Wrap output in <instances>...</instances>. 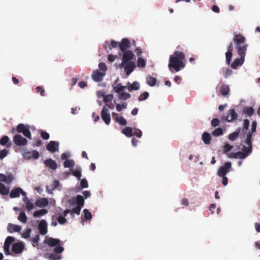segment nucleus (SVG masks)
<instances>
[{
    "mask_svg": "<svg viewBox=\"0 0 260 260\" xmlns=\"http://www.w3.org/2000/svg\"><path fill=\"white\" fill-rule=\"evenodd\" d=\"M233 42L234 43L235 48L240 56L239 58L235 59L231 64L232 68L236 69L238 67L241 66L244 61L248 45L245 43L246 38L240 34H235Z\"/></svg>",
    "mask_w": 260,
    "mask_h": 260,
    "instance_id": "nucleus-1",
    "label": "nucleus"
},
{
    "mask_svg": "<svg viewBox=\"0 0 260 260\" xmlns=\"http://www.w3.org/2000/svg\"><path fill=\"white\" fill-rule=\"evenodd\" d=\"M185 56L183 52L178 51H175L170 55L168 67L171 72H178L185 68V63L183 61Z\"/></svg>",
    "mask_w": 260,
    "mask_h": 260,
    "instance_id": "nucleus-2",
    "label": "nucleus"
},
{
    "mask_svg": "<svg viewBox=\"0 0 260 260\" xmlns=\"http://www.w3.org/2000/svg\"><path fill=\"white\" fill-rule=\"evenodd\" d=\"M46 238V244L50 247H55L54 248L55 253L60 254L63 251L64 248L61 246L63 245V243L60 240L51 237Z\"/></svg>",
    "mask_w": 260,
    "mask_h": 260,
    "instance_id": "nucleus-3",
    "label": "nucleus"
},
{
    "mask_svg": "<svg viewBox=\"0 0 260 260\" xmlns=\"http://www.w3.org/2000/svg\"><path fill=\"white\" fill-rule=\"evenodd\" d=\"M30 126L25 125L23 123H19L16 127V131L18 133H22L23 135L28 139H31V133L29 131Z\"/></svg>",
    "mask_w": 260,
    "mask_h": 260,
    "instance_id": "nucleus-4",
    "label": "nucleus"
},
{
    "mask_svg": "<svg viewBox=\"0 0 260 260\" xmlns=\"http://www.w3.org/2000/svg\"><path fill=\"white\" fill-rule=\"evenodd\" d=\"M123 56L122 62L121 63V66L122 67L127 62L129 61H131V60H133L135 57V55L133 52L131 50H127L124 52H123Z\"/></svg>",
    "mask_w": 260,
    "mask_h": 260,
    "instance_id": "nucleus-5",
    "label": "nucleus"
},
{
    "mask_svg": "<svg viewBox=\"0 0 260 260\" xmlns=\"http://www.w3.org/2000/svg\"><path fill=\"white\" fill-rule=\"evenodd\" d=\"M232 167V164L230 162H226L224 165L221 167L217 172L218 176H225L226 174L230 172Z\"/></svg>",
    "mask_w": 260,
    "mask_h": 260,
    "instance_id": "nucleus-6",
    "label": "nucleus"
},
{
    "mask_svg": "<svg viewBox=\"0 0 260 260\" xmlns=\"http://www.w3.org/2000/svg\"><path fill=\"white\" fill-rule=\"evenodd\" d=\"M242 151H238L236 153H233L231 155V157L235 158L236 159H243L245 158L247 156L251 154V152L248 151V150L246 149L244 147L242 148Z\"/></svg>",
    "mask_w": 260,
    "mask_h": 260,
    "instance_id": "nucleus-7",
    "label": "nucleus"
},
{
    "mask_svg": "<svg viewBox=\"0 0 260 260\" xmlns=\"http://www.w3.org/2000/svg\"><path fill=\"white\" fill-rule=\"evenodd\" d=\"M101 117L107 125L110 124L111 121L110 115L108 112V109L106 108V106H104L102 109Z\"/></svg>",
    "mask_w": 260,
    "mask_h": 260,
    "instance_id": "nucleus-8",
    "label": "nucleus"
},
{
    "mask_svg": "<svg viewBox=\"0 0 260 260\" xmlns=\"http://www.w3.org/2000/svg\"><path fill=\"white\" fill-rule=\"evenodd\" d=\"M14 143L17 146H24L27 144V140L20 135H16L13 138Z\"/></svg>",
    "mask_w": 260,
    "mask_h": 260,
    "instance_id": "nucleus-9",
    "label": "nucleus"
},
{
    "mask_svg": "<svg viewBox=\"0 0 260 260\" xmlns=\"http://www.w3.org/2000/svg\"><path fill=\"white\" fill-rule=\"evenodd\" d=\"M112 118L115 122H117L119 125L125 126L127 124V121L122 116H119L117 113L113 112L112 113Z\"/></svg>",
    "mask_w": 260,
    "mask_h": 260,
    "instance_id": "nucleus-10",
    "label": "nucleus"
},
{
    "mask_svg": "<svg viewBox=\"0 0 260 260\" xmlns=\"http://www.w3.org/2000/svg\"><path fill=\"white\" fill-rule=\"evenodd\" d=\"M59 142L51 141L47 145L46 149L49 151L54 153L58 151Z\"/></svg>",
    "mask_w": 260,
    "mask_h": 260,
    "instance_id": "nucleus-11",
    "label": "nucleus"
},
{
    "mask_svg": "<svg viewBox=\"0 0 260 260\" xmlns=\"http://www.w3.org/2000/svg\"><path fill=\"white\" fill-rule=\"evenodd\" d=\"M119 47L122 52L127 51L126 50L131 47L130 41L127 38L122 39L121 43H119Z\"/></svg>",
    "mask_w": 260,
    "mask_h": 260,
    "instance_id": "nucleus-12",
    "label": "nucleus"
},
{
    "mask_svg": "<svg viewBox=\"0 0 260 260\" xmlns=\"http://www.w3.org/2000/svg\"><path fill=\"white\" fill-rule=\"evenodd\" d=\"M238 116V114L234 109H232L229 110L225 120L226 121L231 122L237 119Z\"/></svg>",
    "mask_w": 260,
    "mask_h": 260,
    "instance_id": "nucleus-13",
    "label": "nucleus"
},
{
    "mask_svg": "<svg viewBox=\"0 0 260 260\" xmlns=\"http://www.w3.org/2000/svg\"><path fill=\"white\" fill-rule=\"evenodd\" d=\"M14 241V238L12 237L9 236L8 237L5 242L4 244V251L6 254H10V246L11 244Z\"/></svg>",
    "mask_w": 260,
    "mask_h": 260,
    "instance_id": "nucleus-14",
    "label": "nucleus"
},
{
    "mask_svg": "<svg viewBox=\"0 0 260 260\" xmlns=\"http://www.w3.org/2000/svg\"><path fill=\"white\" fill-rule=\"evenodd\" d=\"M233 50V44L231 43L228 47V51L225 53V60L227 64L229 65L231 63L233 56L232 51Z\"/></svg>",
    "mask_w": 260,
    "mask_h": 260,
    "instance_id": "nucleus-15",
    "label": "nucleus"
},
{
    "mask_svg": "<svg viewBox=\"0 0 260 260\" xmlns=\"http://www.w3.org/2000/svg\"><path fill=\"white\" fill-rule=\"evenodd\" d=\"M25 196L26 193L20 187H16L12 189L10 193V197L11 198H15L19 197L20 194Z\"/></svg>",
    "mask_w": 260,
    "mask_h": 260,
    "instance_id": "nucleus-16",
    "label": "nucleus"
},
{
    "mask_svg": "<svg viewBox=\"0 0 260 260\" xmlns=\"http://www.w3.org/2000/svg\"><path fill=\"white\" fill-rule=\"evenodd\" d=\"M105 75V73L100 72L99 70L94 71L92 74V78L94 81L99 82L103 80Z\"/></svg>",
    "mask_w": 260,
    "mask_h": 260,
    "instance_id": "nucleus-17",
    "label": "nucleus"
},
{
    "mask_svg": "<svg viewBox=\"0 0 260 260\" xmlns=\"http://www.w3.org/2000/svg\"><path fill=\"white\" fill-rule=\"evenodd\" d=\"M38 229L42 235H45L47 233V223L46 220H41L38 225Z\"/></svg>",
    "mask_w": 260,
    "mask_h": 260,
    "instance_id": "nucleus-18",
    "label": "nucleus"
},
{
    "mask_svg": "<svg viewBox=\"0 0 260 260\" xmlns=\"http://www.w3.org/2000/svg\"><path fill=\"white\" fill-rule=\"evenodd\" d=\"M124 71L127 76L129 75L136 68L135 63L133 61H129L124 64Z\"/></svg>",
    "mask_w": 260,
    "mask_h": 260,
    "instance_id": "nucleus-19",
    "label": "nucleus"
},
{
    "mask_svg": "<svg viewBox=\"0 0 260 260\" xmlns=\"http://www.w3.org/2000/svg\"><path fill=\"white\" fill-rule=\"evenodd\" d=\"M252 136L251 134L248 133L246 139L245 140V143L247 146H243V147L248 150V151L252 152Z\"/></svg>",
    "mask_w": 260,
    "mask_h": 260,
    "instance_id": "nucleus-20",
    "label": "nucleus"
},
{
    "mask_svg": "<svg viewBox=\"0 0 260 260\" xmlns=\"http://www.w3.org/2000/svg\"><path fill=\"white\" fill-rule=\"evenodd\" d=\"M44 164L47 167L53 170H55L57 168V165L56 161L51 158H49L45 160Z\"/></svg>",
    "mask_w": 260,
    "mask_h": 260,
    "instance_id": "nucleus-21",
    "label": "nucleus"
},
{
    "mask_svg": "<svg viewBox=\"0 0 260 260\" xmlns=\"http://www.w3.org/2000/svg\"><path fill=\"white\" fill-rule=\"evenodd\" d=\"M24 248V246L20 243H15L13 244L12 251L14 253L18 254L21 252Z\"/></svg>",
    "mask_w": 260,
    "mask_h": 260,
    "instance_id": "nucleus-22",
    "label": "nucleus"
},
{
    "mask_svg": "<svg viewBox=\"0 0 260 260\" xmlns=\"http://www.w3.org/2000/svg\"><path fill=\"white\" fill-rule=\"evenodd\" d=\"M21 230L20 225L13 224L12 223H9L7 227V230L9 232L12 233L13 232H20Z\"/></svg>",
    "mask_w": 260,
    "mask_h": 260,
    "instance_id": "nucleus-23",
    "label": "nucleus"
},
{
    "mask_svg": "<svg viewBox=\"0 0 260 260\" xmlns=\"http://www.w3.org/2000/svg\"><path fill=\"white\" fill-rule=\"evenodd\" d=\"M48 205V200L47 198H41L37 200L35 205L39 207H44Z\"/></svg>",
    "mask_w": 260,
    "mask_h": 260,
    "instance_id": "nucleus-24",
    "label": "nucleus"
},
{
    "mask_svg": "<svg viewBox=\"0 0 260 260\" xmlns=\"http://www.w3.org/2000/svg\"><path fill=\"white\" fill-rule=\"evenodd\" d=\"M230 91V87L227 85L223 84L220 87L219 92L223 96L228 95Z\"/></svg>",
    "mask_w": 260,
    "mask_h": 260,
    "instance_id": "nucleus-25",
    "label": "nucleus"
},
{
    "mask_svg": "<svg viewBox=\"0 0 260 260\" xmlns=\"http://www.w3.org/2000/svg\"><path fill=\"white\" fill-rule=\"evenodd\" d=\"M202 139L204 143L206 145H209L211 143V137L208 132H204L202 134Z\"/></svg>",
    "mask_w": 260,
    "mask_h": 260,
    "instance_id": "nucleus-26",
    "label": "nucleus"
},
{
    "mask_svg": "<svg viewBox=\"0 0 260 260\" xmlns=\"http://www.w3.org/2000/svg\"><path fill=\"white\" fill-rule=\"evenodd\" d=\"M24 202L25 203L26 209L28 212L34 208V204L29 200V199L25 197L23 199Z\"/></svg>",
    "mask_w": 260,
    "mask_h": 260,
    "instance_id": "nucleus-27",
    "label": "nucleus"
},
{
    "mask_svg": "<svg viewBox=\"0 0 260 260\" xmlns=\"http://www.w3.org/2000/svg\"><path fill=\"white\" fill-rule=\"evenodd\" d=\"M220 73L222 74L225 78L232 75L233 73L232 70L229 68H222L220 71Z\"/></svg>",
    "mask_w": 260,
    "mask_h": 260,
    "instance_id": "nucleus-28",
    "label": "nucleus"
},
{
    "mask_svg": "<svg viewBox=\"0 0 260 260\" xmlns=\"http://www.w3.org/2000/svg\"><path fill=\"white\" fill-rule=\"evenodd\" d=\"M240 132H241V129L240 128H237L236 130L234 132L230 134L229 135L228 138L231 141H235L238 137Z\"/></svg>",
    "mask_w": 260,
    "mask_h": 260,
    "instance_id": "nucleus-29",
    "label": "nucleus"
},
{
    "mask_svg": "<svg viewBox=\"0 0 260 260\" xmlns=\"http://www.w3.org/2000/svg\"><path fill=\"white\" fill-rule=\"evenodd\" d=\"M254 110L251 107H244L243 108V112L244 114L247 115L248 116H252L254 113Z\"/></svg>",
    "mask_w": 260,
    "mask_h": 260,
    "instance_id": "nucleus-30",
    "label": "nucleus"
},
{
    "mask_svg": "<svg viewBox=\"0 0 260 260\" xmlns=\"http://www.w3.org/2000/svg\"><path fill=\"white\" fill-rule=\"evenodd\" d=\"M76 200L77 206L82 208L84 204V197L81 195H77L76 197Z\"/></svg>",
    "mask_w": 260,
    "mask_h": 260,
    "instance_id": "nucleus-31",
    "label": "nucleus"
},
{
    "mask_svg": "<svg viewBox=\"0 0 260 260\" xmlns=\"http://www.w3.org/2000/svg\"><path fill=\"white\" fill-rule=\"evenodd\" d=\"M146 81L147 83L150 86H154L156 82V78L152 77L150 75H148L146 77Z\"/></svg>",
    "mask_w": 260,
    "mask_h": 260,
    "instance_id": "nucleus-32",
    "label": "nucleus"
},
{
    "mask_svg": "<svg viewBox=\"0 0 260 260\" xmlns=\"http://www.w3.org/2000/svg\"><path fill=\"white\" fill-rule=\"evenodd\" d=\"M122 133L127 137H131L133 135V129L131 127H126L122 130Z\"/></svg>",
    "mask_w": 260,
    "mask_h": 260,
    "instance_id": "nucleus-33",
    "label": "nucleus"
},
{
    "mask_svg": "<svg viewBox=\"0 0 260 260\" xmlns=\"http://www.w3.org/2000/svg\"><path fill=\"white\" fill-rule=\"evenodd\" d=\"M9 188L4 184L0 183V193L2 195H7L9 193Z\"/></svg>",
    "mask_w": 260,
    "mask_h": 260,
    "instance_id": "nucleus-34",
    "label": "nucleus"
},
{
    "mask_svg": "<svg viewBox=\"0 0 260 260\" xmlns=\"http://www.w3.org/2000/svg\"><path fill=\"white\" fill-rule=\"evenodd\" d=\"M18 219L23 223H26L27 221V217L24 212H21L18 217Z\"/></svg>",
    "mask_w": 260,
    "mask_h": 260,
    "instance_id": "nucleus-35",
    "label": "nucleus"
},
{
    "mask_svg": "<svg viewBox=\"0 0 260 260\" xmlns=\"http://www.w3.org/2000/svg\"><path fill=\"white\" fill-rule=\"evenodd\" d=\"M223 134V129L221 127H218L213 131L211 134L214 137H219L222 135Z\"/></svg>",
    "mask_w": 260,
    "mask_h": 260,
    "instance_id": "nucleus-36",
    "label": "nucleus"
},
{
    "mask_svg": "<svg viewBox=\"0 0 260 260\" xmlns=\"http://www.w3.org/2000/svg\"><path fill=\"white\" fill-rule=\"evenodd\" d=\"M48 211L46 209H43L38 211H36L34 213L33 216L34 217H41L46 213H47Z\"/></svg>",
    "mask_w": 260,
    "mask_h": 260,
    "instance_id": "nucleus-37",
    "label": "nucleus"
},
{
    "mask_svg": "<svg viewBox=\"0 0 260 260\" xmlns=\"http://www.w3.org/2000/svg\"><path fill=\"white\" fill-rule=\"evenodd\" d=\"M140 88V84L139 82L135 81L133 83V84L128 86V90L129 91H132L133 90H137Z\"/></svg>",
    "mask_w": 260,
    "mask_h": 260,
    "instance_id": "nucleus-38",
    "label": "nucleus"
},
{
    "mask_svg": "<svg viewBox=\"0 0 260 260\" xmlns=\"http://www.w3.org/2000/svg\"><path fill=\"white\" fill-rule=\"evenodd\" d=\"M102 97H103L104 98L103 100L105 103H108L109 102H111L113 98V96L112 94H109L105 95V92H102Z\"/></svg>",
    "mask_w": 260,
    "mask_h": 260,
    "instance_id": "nucleus-39",
    "label": "nucleus"
},
{
    "mask_svg": "<svg viewBox=\"0 0 260 260\" xmlns=\"http://www.w3.org/2000/svg\"><path fill=\"white\" fill-rule=\"evenodd\" d=\"M63 166L65 168H73L75 166V162L72 159H68L64 161Z\"/></svg>",
    "mask_w": 260,
    "mask_h": 260,
    "instance_id": "nucleus-40",
    "label": "nucleus"
},
{
    "mask_svg": "<svg viewBox=\"0 0 260 260\" xmlns=\"http://www.w3.org/2000/svg\"><path fill=\"white\" fill-rule=\"evenodd\" d=\"M119 94V98L121 100H126L129 99L131 97V94L128 93L121 92L118 93Z\"/></svg>",
    "mask_w": 260,
    "mask_h": 260,
    "instance_id": "nucleus-41",
    "label": "nucleus"
},
{
    "mask_svg": "<svg viewBox=\"0 0 260 260\" xmlns=\"http://www.w3.org/2000/svg\"><path fill=\"white\" fill-rule=\"evenodd\" d=\"M125 88V86H122L120 84H118L117 86H113V89L118 93L122 92Z\"/></svg>",
    "mask_w": 260,
    "mask_h": 260,
    "instance_id": "nucleus-42",
    "label": "nucleus"
},
{
    "mask_svg": "<svg viewBox=\"0 0 260 260\" xmlns=\"http://www.w3.org/2000/svg\"><path fill=\"white\" fill-rule=\"evenodd\" d=\"M137 66L139 68H144L146 66V61L142 57H139L137 60Z\"/></svg>",
    "mask_w": 260,
    "mask_h": 260,
    "instance_id": "nucleus-43",
    "label": "nucleus"
},
{
    "mask_svg": "<svg viewBox=\"0 0 260 260\" xmlns=\"http://www.w3.org/2000/svg\"><path fill=\"white\" fill-rule=\"evenodd\" d=\"M48 258L49 260H58L61 258V256L57 255L56 253H52L49 254Z\"/></svg>",
    "mask_w": 260,
    "mask_h": 260,
    "instance_id": "nucleus-44",
    "label": "nucleus"
},
{
    "mask_svg": "<svg viewBox=\"0 0 260 260\" xmlns=\"http://www.w3.org/2000/svg\"><path fill=\"white\" fill-rule=\"evenodd\" d=\"M82 208L77 206L75 207H74L72 210H71V214L73 215L74 214H76L77 215H79L80 213V211Z\"/></svg>",
    "mask_w": 260,
    "mask_h": 260,
    "instance_id": "nucleus-45",
    "label": "nucleus"
},
{
    "mask_svg": "<svg viewBox=\"0 0 260 260\" xmlns=\"http://www.w3.org/2000/svg\"><path fill=\"white\" fill-rule=\"evenodd\" d=\"M9 141V138L7 136H4L0 140V144L2 146H5Z\"/></svg>",
    "mask_w": 260,
    "mask_h": 260,
    "instance_id": "nucleus-46",
    "label": "nucleus"
},
{
    "mask_svg": "<svg viewBox=\"0 0 260 260\" xmlns=\"http://www.w3.org/2000/svg\"><path fill=\"white\" fill-rule=\"evenodd\" d=\"M84 218L86 220H90L92 218V214L91 213L87 210V209H85L83 210Z\"/></svg>",
    "mask_w": 260,
    "mask_h": 260,
    "instance_id": "nucleus-47",
    "label": "nucleus"
},
{
    "mask_svg": "<svg viewBox=\"0 0 260 260\" xmlns=\"http://www.w3.org/2000/svg\"><path fill=\"white\" fill-rule=\"evenodd\" d=\"M148 96H149V93L147 91H145L140 95V96L138 98V100L140 101L145 100L147 99L148 98Z\"/></svg>",
    "mask_w": 260,
    "mask_h": 260,
    "instance_id": "nucleus-48",
    "label": "nucleus"
},
{
    "mask_svg": "<svg viewBox=\"0 0 260 260\" xmlns=\"http://www.w3.org/2000/svg\"><path fill=\"white\" fill-rule=\"evenodd\" d=\"M72 174L73 176H75L78 180H80L81 177V172L80 170H76L72 171Z\"/></svg>",
    "mask_w": 260,
    "mask_h": 260,
    "instance_id": "nucleus-49",
    "label": "nucleus"
},
{
    "mask_svg": "<svg viewBox=\"0 0 260 260\" xmlns=\"http://www.w3.org/2000/svg\"><path fill=\"white\" fill-rule=\"evenodd\" d=\"M40 135L42 138L44 140H47L49 139V134L45 131H41L40 132Z\"/></svg>",
    "mask_w": 260,
    "mask_h": 260,
    "instance_id": "nucleus-50",
    "label": "nucleus"
},
{
    "mask_svg": "<svg viewBox=\"0 0 260 260\" xmlns=\"http://www.w3.org/2000/svg\"><path fill=\"white\" fill-rule=\"evenodd\" d=\"M119 43L115 41H112L110 44L108 46V49L111 50L112 48L119 46Z\"/></svg>",
    "mask_w": 260,
    "mask_h": 260,
    "instance_id": "nucleus-51",
    "label": "nucleus"
},
{
    "mask_svg": "<svg viewBox=\"0 0 260 260\" xmlns=\"http://www.w3.org/2000/svg\"><path fill=\"white\" fill-rule=\"evenodd\" d=\"M220 123V121L217 118H213L211 121V125L213 127H216Z\"/></svg>",
    "mask_w": 260,
    "mask_h": 260,
    "instance_id": "nucleus-52",
    "label": "nucleus"
},
{
    "mask_svg": "<svg viewBox=\"0 0 260 260\" xmlns=\"http://www.w3.org/2000/svg\"><path fill=\"white\" fill-rule=\"evenodd\" d=\"M31 230L30 229H27L26 231L22 234V237L23 238L27 239L30 237V234L31 233Z\"/></svg>",
    "mask_w": 260,
    "mask_h": 260,
    "instance_id": "nucleus-53",
    "label": "nucleus"
},
{
    "mask_svg": "<svg viewBox=\"0 0 260 260\" xmlns=\"http://www.w3.org/2000/svg\"><path fill=\"white\" fill-rule=\"evenodd\" d=\"M256 125L257 123L256 122V121H253L252 122L251 132H249L248 133L252 135V134L256 131Z\"/></svg>",
    "mask_w": 260,
    "mask_h": 260,
    "instance_id": "nucleus-54",
    "label": "nucleus"
},
{
    "mask_svg": "<svg viewBox=\"0 0 260 260\" xmlns=\"http://www.w3.org/2000/svg\"><path fill=\"white\" fill-rule=\"evenodd\" d=\"M99 67L103 73H105L107 69L106 64L104 62H100L99 64Z\"/></svg>",
    "mask_w": 260,
    "mask_h": 260,
    "instance_id": "nucleus-55",
    "label": "nucleus"
},
{
    "mask_svg": "<svg viewBox=\"0 0 260 260\" xmlns=\"http://www.w3.org/2000/svg\"><path fill=\"white\" fill-rule=\"evenodd\" d=\"M80 184L82 188H87L88 187V182L85 179H82L81 180Z\"/></svg>",
    "mask_w": 260,
    "mask_h": 260,
    "instance_id": "nucleus-56",
    "label": "nucleus"
},
{
    "mask_svg": "<svg viewBox=\"0 0 260 260\" xmlns=\"http://www.w3.org/2000/svg\"><path fill=\"white\" fill-rule=\"evenodd\" d=\"M233 148V146H231L230 144L226 143L223 146V151L225 153L230 151Z\"/></svg>",
    "mask_w": 260,
    "mask_h": 260,
    "instance_id": "nucleus-57",
    "label": "nucleus"
},
{
    "mask_svg": "<svg viewBox=\"0 0 260 260\" xmlns=\"http://www.w3.org/2000/svg\"><path fill=\"white\" fill-rule=\"evenodd\" d=\"M57 221L60 224H63L67 222V219L62 216H60L57 218Z\"/></svg>",
    "mask_w": 260,
    "mask_h": 260,
    "instance_id": "nucleus-58",
    "label": "nucleus"
},
{
    "mask_svg": "<svg viewBox=\"0 0 260 260\" xmlns=\"http://www.w3.org/2000/svg\"><path fill=\"white\" fill-rule=\"evenodd\" d=\"M134 135L140 138L142 136V133L140 129L136 128L134 129Z\"/></svg>",
    "mask_w": 260,
    "mask_h": 260,
    "instance_id": "nucleus-59",
    "label": "nucleus"
},
{
    "mask_svg": "<svg viewBox=\"0 0 260 260\" xmlns=\"http://www.w3.org/2000/svg\"><path fill=\"white\" fill-rule=\"evenodd\" d=\"M36 91L37 92H40V94L42 96L45 95V90L41 86H38L36 88Z\"/></svg>",
    "mask_w": 260,
    "mask_h": 260,
    "instance_id": "nucleus-60",
    "label": "nucleus"
},
{
    "mask_svg": "<svg viewBox=\"0 0 260 260\" xmlns=\"http://www.w3.org/2000/svg\"><path fill=\"white\" fill-rule=\"evenodd\" d=\"M40 239L39 235H37L32 239V245L35 247L36 244H38V241Z\"/></svg>",
    "mask_w": 260,
    "mask_h": 260,
    "instance_id": "nucleus-61",
    "label": "nucleus"
},
{
    "mask_svg": "<svg viewBox=\"0 0 260 260\" xmlns=\"http://www.w3.org/2000/svg\"><path fill=\"white\" fill-rule=\"evenodd\" d=\"M8 153V151L6 149H4L3 150H1L0 151V157H1V158H4L5 156H6L7 155Z\"/></svg>",
    "mask_w": 260,
    "mask_h": 260,
    "instance_id": "nucleus-62",
    "label": "nucleus"
},
{
    "mask_svg": "<svg viewBox=\"0 0 260 260\" xmlns=\"http://www.w3.org/2000/svg\"><path fill=\"white\" fill-rule=\"evenodd\" d=\"M249 125V121L248 119H246L244 120L243 122V130H247ZM244 132V131H243Z\"/></svg>",
    "mask_w": 260,
    "mask_h": 260,
    "instance_id": "nucleus-63",
    "label": "nucleus"
},
{
    "mask_svg": "<svg viewBox=\"0 0 260 260\" xmlns=\"http://www.w3.org/2000/svg\"><path fill=\"white\" fill-rule=\"evenodd\" d=\"M39 157V153L37 150L31 151V157L34 159H37Z\"/></svg>",
    "mask_w": 260,
    "mask_h": 260,
    "instance_id": "nucleus-64",
    "label": "nucleus"
}]
</instances>
